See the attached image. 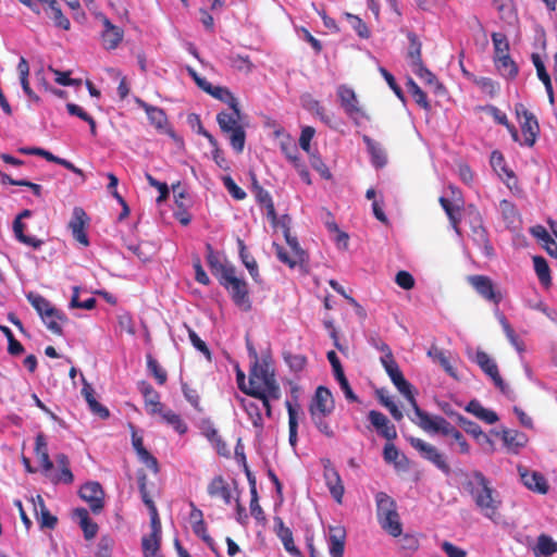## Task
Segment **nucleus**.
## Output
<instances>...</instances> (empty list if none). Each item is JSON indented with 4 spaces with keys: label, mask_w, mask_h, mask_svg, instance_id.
Segmentation results:
<instances>
[{
    "label": "nucleus",
    "mask_w": 557,
    "mask_h": 557,
    "mask_svg": "<svg viewBox=\"0 0 557 557\" xmlns=\"http://www.w3.org/2000/svg\"><path fill=\"white\" fill-rule=\"evenodd\" d=\"M250 350L253 352L256 361L249 373L248 395L258 398L268 416H270V400H276L281 397V388L271 361L265 358L258 360L256 351L252 348Z\"/></svg>",
    "instance_id": "1"
},
{
    "label": "nucleus",
    "mask_w": 557,
    "mask_h": 557,
    "mask_svg": "<svg viewBox=\"0 0 557 557\" xmlns=\"http://www.w3.org/2000/svg\"><path fill=\"white\" fill-rule=\"evenodd\" d=\"M465 488L482 516L494 521L503 506V499L493 487L492 481L482 471L473 470L467 474Z\"/></svg>",
    "instance_id": "2"
},
{
    "label": "nucleus",
    "mask_w": 557,
    "mask_h": 557,
    "mask_svg": "<svg viewBox=\"0 0 557 557\" xmlns=\"http://www.w3.org/2000/svg\"><path fill=\"white\" fill-rule=\"evenodd\" d=\"M417 425L428 433H440L449 437L447 445L458 454H470L471 447L463 434L445 418L441 416H424V421L417 422Z\"/></svg>",
    "instance_id": "3"
},
{
    "label": "nucleus",
    "mask_w": 557,
    "mask_h": 557,
    "mask_svg": "<svg viewBox=\"0 0 557 557\" xmlns=\"http://www.w3.org/2000/svg\"><path fill=\"white\" fill-rule=\"evenodd\" d=\"M334 407L332 393L326 387L319 386L310 401L309 413L315 428L327 437L334 436V431L326 421Z\"/></svg>",
    "instance_id": "4"
},
{
    "label": "nucleus",
    "mask_w": 557,
    "mask_h": 557,
    "mask_svg": "<svg viewBox=\"0 0 557 557\" xmlns=\"http://www.w3.org/2000/svg\"><path fill=\"white\" fill-rule=\"evenodd\" d=\"M216 122L221 132L227 136L233 150L237 153L243 152L246 143V132L242 123L239 106L231 109V112L221 111L218 113Z\"/></svg>",
    "instance_id": "5"
},
{
    "label": "nucleus",
    "mask_w": 557,
    "mask_h": 557,
    "mask_svg": "<svg viewBox=\"0 0 557 557\" xmlns=\"http://www.w3.org/2000/svg\"><path fill=\"white\" fill-rule=\"evenodd\" d=\"M376 516L381 528L389 535L397 537L403 532V525L397 512L396 502L386 493L375 494Z\"/></svg>",
    "instance_id": "6"
},
{
    "label": "nucleus",
    "mask_w": 557,
    "mask_h": 557,
    "mask_svg": "<svg viewBox=\"0 0 557 557\" xmlns=\"http://www.w3.org/2000/svg\"><path fill=\"white\" fill-rule=\"evenodd\" d=\"M220 284L228 292L233 302L244 311L251 309L248 285L238 277L232 265H221Z\"/></svg>",
    "instance_id": "7"
},
{
    "label": "nucleus",
    "mask_w": 557,
    "mask_h": 557,
    "mask_svg": "<svg viewBox=\"0 0 557 557\" xmlns=\"http://www.w3.org/2000/svg\"><path fill=\"white\" fill-rule=\"evenodd\" d=\"M516 115L520 122L522 139L519 137L518 144L532 147L537 138L540 126L536 117L522 103L515 107Z\"/></svg>",
    "instance_id": "8"
},
{
    "label": "nucleus",
    "mask_w": 557,
    "mask_h": 557,
    "mask_svg": "<svg viewBox=\"0 0 557 557\" xmlns=\"http://www.w3.org/2000/svg\"><path fill=\"white\" fill-rule=\"evenodd\" d=\"M469 358L480 367L503 394L509 395L511 392L510 387L500 376L498 366L492 357L485 351L478 349L473 355L469 354Z\"/></svg>",
    "instance_id": "9"
},
{
    "label": "nucleus",
    "mask_w": 557,
    "mask_h": 557,
    "mask_svg": "<svg viewBox=\"0 0 557 557\" xmlns=\"http://www.w3.org/2000/svg\"><path fill=\"white\" fill-rule=\"evenodd\" d=\"M469 284L474 290L485 300L498 306L504 296L498 286L486 275H470L468 276Z\"/></svg>",
    "instance_id": "10"
},
{
    "label": "nucleus",
    "mask_w": 557,
    "mask_h": 557,
    "mask_svg": "<svg viewBox=\"0 0 557 557\" xmlns=\"http://www.w3.org/2000/svg\"><path fill=\"white\" fill-rule=\"evenodd\" d=\"M410 445L419 451L421 457L432 462L442 472L448 474L450 472L449 465L447 463L445 456L432 444L418 437L408 438Z\"/></svg>",
    "instance_id": "11"
},
{
    "label": "nucleus",
    "mask_w": 557,
    "mask_h": 557,
    "mask_svg": "<svg viewBox=\"0 0 557 557\" xmlns=\"http://www.w3.org/2000/svg\"><path fill=\"white\" fill-rule=\"evenodd\" d=\"M337 96L339 98L342 108L350 119L358 122L359 120L367 117L364 111L359 104L356 92L351 88L347 87L346 85L338 86Z\"/></svg>",
    "instance_id": "12"
},
{
    "label": "nucleus",
    "mask_w": 557,
    "mask_h": 557,
    "mask_svg": "<svg viewBox=\"0 0 557 557\" xmlns=\"http://www.w3.org/2000/svg\"><path fill=\"white\" fill-rule=\"evenodd\" d=\"M97 18L102 23L103 29L100 34L101 45L106 50H114L124 38V32L102 13L97 14Z\"/></svg>",
    "instance_id": "13"
},
{
    "label": "nucleus",
    "mask_w": 557,
    "mask_h": 557,
    "mask_svg": "<svg viewBox=\"0 0 557 557\" xmlns=\"http://www.w3.org/2000/svg\"><path fill=\"white\" fill-rule=\"evenodd\" d=\"M323 476L334 500L342 504L345 487L338 471L329 459L323 460Z\"/></svg>",
    "instance_id": "14"
},
{
    "label": "nucleus",
    "mask_w": 557,
    "mask_h": 557,
    "mask_svg": "<svg viewBox=\"0 0 557 557\" xmlns=\"http://www.w3.org/2000/svg\"><path fill=\"white\" fill-rule=\"evenodd\" d=\"M517 470L522 484L528 490L539 494H546L548 492V483L542 473L532 471L523 466H518Z\"/></svg>",
    "instance_id": "15"
},
{
    "label": "nucleus",
    "mask_w": 557,
    "mask_h": 557,
    "mask_svg": "<svg viewBox=\"0 0 557 557\" xmlns=\"http://www.w3.org/2000/svg\"><path fill=\"white\" fill-rule=\"evenodd\" d=\"M197 86L213 98L226 103L230 109H235L239 106L237 98L227 87L214 86L206 78H197Z\"/></svg>",
    "instance_id": "16"
},
{
    "label": "nucleus",
    "mask_w": 557,
    "mask_h": 557,
    "mask_svg": "<svg viewBox=\"0 0 557 557\" xmlns=\"http://www.w3.org/2000/svg\"><path fill=\"white\" fill-rule=\"evenodd\" d=\"M326 542L331 557H344L346 530L343 525H329Z\"/></svg>",
    "instance_id": "17"
},
{
    "label": "nucleus",
    "mask_w": 557,
    "mask_h": 557,
    "mask_svg": "<svg viewBox=\"0 0 557 557\" xmlns=\"http://www.w3.org/2000/svg\"><path fill=\"white\" fill-rule=\"evenodd\" d=\"M87 223L88 218L86 215V212L79 207L74 208L72 219L69 223V227L72 232L73 237L85 247L89 245V239L85 232Z\"/></svg>",
    "instance_id": "18"
},
{
    "label": "nucleus",
    "mask_w": 557,
    "mask_h": 557,
    "mask_svg": "<svg viewBox=\"0 0 557 557\" xmlns=\"http://www.w3.org/2000/svg\"><path fill=\"white\" fill-rule=\"evenodd\" d=\"M81 497L87 502L90 509L97 513L103 507V491L98 482H88L79 490Z\"/></svg>",
    "instance_id": "19"
},
{
    "label": "nucleus",
    "mask_w": 557,
    "mask_h": 557,
    "mask_svg": "<svg viewBox=\"0 0 557 557\" xmlns=\"http://www.w3.org/2000/svg\"><path fill=\"white\" fill-rule=\"evenodd\" d=\"M274 532L281 540L285 550L293 557H300L301 553L295 545L292 530L285 525L280 517L274 518Z\"/></svg>",
    "instance_id": "20"
},
{
    "label": "nucleus",
    "mask_w": 557,
    "mask_h": 557,
    "mask_svg": "<svg viewBox=\"0 0 557 557\" xmlns=\"http://www.w3.org/2000/svg\"><path fill=\"white\" fill-rule=\"evenodd\" d=\"M368 418L380 435L388 441L396 438L397 432L395 425L391 424L389 420L382 412L371 410Z\"/></svg>",
    "instance_id": "21"
},
{
    "label": "nucleus",
    "mask_w": 557,
    "mask_h": 557,
    "mask_svg": "<svg viewBox=\"0 0 557 557\" xmlns=\"http://www.w3.org/2000/svg\"><path fill=\"white\" fill-rule=\"evenodd\" d=\"M394 385L401 393L409 404L411 405L414 416L417 419H412V421L417 424V422H423L424 416H430L428 412L423 411L417 404V400L411 391V384L403 376L399 381L395 382Z\"/></svg>",
    "instance_id": "22"
},
{
    "label": "nucleus",
    "mask_w": 557,
    "mask_h": 557,
    "mask_svg": "<svg viewBox=\"0 0 557 557\" xmlns=\"http://www.w3.org/2000/svg\"><path fill=\"white\" fill-rule=\"evenodd\" d=\"M136 103L145 110L148 120L152 126L160 131L165 129V127L168 126V117L165 112L161 108L150 106L139 98L136 99Z\"/></svg>",
    "instance_id": "23"
},
{
    "label": "nucleus",
    "mask_w": 557,
    "mask_h": 557,
    "mask_svg": "<svg viewBox=\"0 0 557 557\" xmlns=\"http://www.w3.org/2000/svg\"><path fill=\"white\" fill-rule=\"evenodd\" d=\"M471 239L485 257L493 256V247L480 220H476L475 224L472 226Z\"/></svg>",
    "instance_id": "24"
},
{
    "label": "nucleus",
    "mask_w": 557,
    "mask_h": 557,
    "mask_svg": "<svg viewBox=\"0 0 557 557\" xmlns=\"http://www.w3.org/2000/svg\"><path fill=\"white\" fill-rule=\"evenodd\" d=\"M235 398L239 403L240 407L247 413L252 425L255 428L261 430L263 426V419H262V414H261L260 405L256 401H252L245 397H242L238 394L235 395Z\"/></svg>",
    "instance_id": "25"
},
{
    "label": "nucleus",
    "mask_w": 557,
    "mask_h": 557,
    "mask_svg": "<svg viewBox=\"0 0 557 557\" xmlns=\"http://www.w3.org/2000/svg\"><path fill=\"white\" fill-rule=\"evenodd\" d=\"M35 454L41 465L44 473H50L53 468V463L50 460L48 453V443L42 433H38L35 438Z\"/></svg>",
    "instance_id": "26"
},
{
    "label": "nucleus",
    "mask_w": 557,
    "mask_h": 557,
    "mask_svg": "<svg viewBox=\"0 0 557 557\" xmlns=\"http://www.w3.org/2000/svg\"><path fill=\"white\" fill-rule=\"evenodd\" d=\"M207 491L211 497H221L226 505L232 503L230 486L221 475H218L210 481Z\"/></svg>",
    "instance_id": "27"
},
{
    "label": "nucleus",
    "mask_w": 557,
    "mask_h": 557,
    "mask_svg": "<svg viewBox=\"0 0 557 557\" xmlns=\"http://www.w3.org/2000/svg\"><path fill=\"white\" fill-rule=\"evenodd\" d=\"M157 414L160 416L163 423L171 426L178 434H184L187 432V424L184 422L181 416L175 413L172 409L162 406L157 411Z\"/></svg>",
    "instance_id": "28"
},
{
    "label": "nucleus",
    "mask_w": 557,
    "mask_h": 557,
    "mask_svg": "<svg viewBox=\"0 0 557 557\" xmlns=\"http://www.w3.org/2000/svg\"><path fill=\"white\" fill-rule=\"evenodd\" d=\"M502 440L507 450L512 454H518L527 444V436L521 432L512 430H504Z\"/></svg>",
    "instance_id": "29"
},
{
    "label": "nucleus",
    "mask_w": 557,
    "mask_h": 557,
    "mask_svg": "<svg viewBox=\"0 0 557 557\" xmlns=\"http://www.w3.org/2000/svg\"><path fill=\"white\" fill-rule=\"evenodd\" d=\"M407 38L409 41V46L406 53L408 65L410 67L419 65V63L423 62L421 55L422 44L419 37L412 32L407 33Z\"/></svg>",
    "instance_id": "30"
},
{
    "label": "nucleus",
    "mask_w": 557,
    "mask_h": 557,
    "mask_svg": "<svg viewBox=\"0 0 557 557\" xmlns=\"http://www.w3.org/2000/svg\"><path fill=\"white\" fill-rule=\"evenodd\" d=\"M466 411L470 412L478 419L488 423L494 424L498 421V416L493 410L484 408L480 401L473 399L468 403L466 406Z\"/></svg>",
    "instance_id": "31"
},
{
    "label": "nucleus",
    "mask_w": 557,
    "mask_h": 557,
    "mask_svg": "<svg viewBox=\"0 0 557 557\" xmlns=\"http://www.w3.org/2000/svg\"><path fill=\"white\" fill-rule=\"evenodd\" d=\"M383 349L386 350V354L380 358L381 363L385 369L386 373L388 374L389 379L392 380V382L395 383L399 381L404 375L397 362L395 361L393 352L388 345H384Z\"/></svg>",
    "instance_id": "32"
},
{
    "label": "nucleus",
    "mask_w": 557,
    "mask_h": 557,
    "mask_svg": "<svg viewBox=\"0 0 557 557\" xmlns=\"http://www.w3.org/2000/svg\"><path fill=\"white\" fill-rule=\"evenodd\" d=\"M140 392L145 398L146 409L150 414H157V411L163 406L160 403L159 394L149 384L143 383Z\"/></svg>",
    "instance_id": "33"
},
{
    "label": "nucleus",
    "mask_w": 557,
    "mask_h": 557,
    "mask_svg": "<svg viewBox=\"0 0 557 557\" xmlns=\"http://www.w3.org/2000/svg\"><path fill=\"white\" fill-rule=\"evenodd\" d=\"M363 141L371 156L373 165L376 168L384 166L386 164V154L380 144L371 139L369 136H363Z\"/></svg>",
    "instance_id": "34"
},
{
    "label": "nucleus",
    "mask_w": 557,
    "mask_h": 557,
    "mask_svg": "<svg viewBox=\"0 0 557 557\" xmlns=\"http://www.w3.org/2000/svg\"><path fill=\"white\" fill-rule=\"evenodd\" d=\"M42 322L53 334L62 335L61 323L66 320L65 315L58 309H51L47 315L41 317Z\"/></svg>",
    "instance_id": "35"
},
{
    "label": "nucleus",
    "mask_w": 557,
    "mask_h": 557,
    "mask_svg": "<svg viewBox=\"0 0 557 557\" xmlns=\"http://www.w3.org/2000/svg\"><path fill=\"white\" fill-rule=\"evenodd\" d=\"M498 321L506 334V337L510 342V344L516 348V350L522 355L525 351L524 343L519 338V336L515 333L513 329L507 321L506 317L503 313L498 314Z\"/></svg>",
    "instance_id": "36"
},
{
    "label": "nucleus",
    "mask_w": 557,
    "mask_h": 557,
    "mask_svg": "<svg viewBox=\"0 0 557 557\" xmlns=\"http://www.w3.org/2000/svg\"><path fill=\"white\" fill-rule=\"evenodd\" d=\"M161 536L145 535L141 540L144 557H163L160 554Z\"/></svg>",
    "instance_id": "37"
},
{
    "label": "nucleus",
    "mask_w": 557,
    "mask_h": 557,
    "mask_svg": "<svg viewBox=\"0 0 557 557\" xmlns=\"http://www.w3.org/2000/svg\"><path fill=\"white\" fill-rule=\"evenodd\" d=\"M25 224L20 221V219H15L13 222V232L16 239L24 245L30 246L35 249H38L42 245V240L36 238L34 236H27L24 234Z\"/></svg>",
    "instance_id": "38"
},
{
    "label": "nucleus",
    "mask_w": 557,
    "mask_h": 557,
    "mask_svg": "<svg viewBox=\"0 0 557 557\" xmlns=\"http://www.w3.org/2000/svg\"><path fill=\"white\" fill-rule=\"evenodd\" d=\"M237 244L239 247V256H240L243 263L247 268V270H248L249 274L251 275V277L253 278V281L259 282L260 275H259L258 264H257L256 260L248 253V251L246 250V246L242 239L238 238Z\"/></svg>",
    "instance_id": "39"
},
{
    "label": "nucleus",
    "mask_w": 557,
    "mask_h": 557,
    "mask_svg": "<svg viewBox=\"0 0 557 557\" xmlns=\"http://www.w3.org/2000/svg\"><path fill=\"white\" fill-rule=\"evenodd\" d=\"M533 264H534L535 273H536L541 284L545 287L550 286L552 277H550L549 267H548L546 260L543 257L535 256V257H533Z\"/></svg>",
    "instance_id": "40"
},
{
    "label": "nucleus",
    "mask_w": 557,
    "mask_h": 557,
    "mask_svg": "<svg viewBox=\"0 0 557 557\" xmlns=\"http://www.w3.org/2000/svg\"><path fill=\"white\" fill-rule=\"evenodd\" d=\"M286 409L288 413V429H289V444L295 447L297 444V429H298V412L297 409L293 406V404L287 400Z\"/></svg>",
    "instance_id": "41"
},
{
    "label": "nucleus",
    "mask_w": 557,
    "mask_h": 557,
    "mask_svg": "<svg viewBox=\"0 0 557 557\" xmlns=\"http://www.w3.org/2000/svg\"><path fill=\"white\" fill-rule=\"evenodd\" d=\"M494 62L502 76L512 79L518 75V66L510 55L496 59Z\"/></svg>",
    "instance_id": "42"
},
{
    "label": "nucleus",
    "mask_w": 557,
    "mask_h": 557,
    "mask_svg": "<svg viewBox=\"0 0 557 557\" xmlns=\"http://www.w3.org/2000/svg\"><path fill=\"white\" fill-rule=\"evenodd\" d=\"M491 37L494 46V61L509 55L510 47L506 35L503 33H493Z\"/></svg>",
    "instance_id": "43"
},
{
    "label": "nucleus",
    "mask_w": 557,
    "mask_h": 557,
    "mask_svg": "<svg viewBox=\"0 0 557 557\" xmlns=\"http://www.w3.org/2000/svg\"><path fill=\"white\" fill-rule=\"evenodd\" d=\"M428 356L432 358L433 361L438 362L450 376H456L455 369L450 364L448 357L446 356V352L443 349L436 346H432L428 350Z\"/></svg>",
    "instance_id": "44"
},
{
    "label": "nucleus",
    "mask_w": 557,
    "mask_h": 557,
    "mask_svg": "<svg viewBox=\"0 0 557 557\" xmlns=\"http://www.w3.org/2000/svg\"><path fill=\"white\" fill-rule=\"evenodd\" d=\"M490 113L493 116V119L495 120V122H497L500 125L506 126V128L510 133V136H511L513 141H519L518 129L515 127V125L509 123L507 115L503 111H500L496 107H491L490 108Z\"/></svg>",
    "instance_id": "45"
},
{
    "label": "nucleus",
    "mask_w": 557,
    "mask_h": 557,
    "mask_svg": "<svg viewBox=\"0 0 557 557\" xmlns=\"http://www.w3.org/2000/svg\"><path fill=\"white\" fill-rule=\"evenodd\" d=\"M26 297L30 305L36 309L40 318L47 315V313L54 308L45 297L39 294L29 293Z\"/></svg>",
    "instance_id": "46"
},
{
    "label": "nucleus",
    "mask_w": 557,
    "mask_h": 557,
    "mask_svg": "<svg viewBox=\"0 0 557 557\" xmlns=\"http://www.w3.org/2000/svg\"><path fill=\"white\" fill-rule=\"evenodd\" d=\"M50 18L53 20L54 25L64 30H69L71 27L70 20L65 17L58 5V2L53 3L48 8V13H46Z\"/></svg>",
    "instance_id": "47"
},
{
    "label": "nucleus",
    "mask_w": 557,
    "mask_h": 557,
    "mask_svg": "<svg viewBox=\"0 0 557 557\" xmlns=\"http://www.w3.org/2000/svg\"><path fill=\"white\" fill-rule=\"evenodd\" d=\"M302 106L305 109H307L308 111H310V112L314 113L317 116H319L321 119V121H323L324 123H326V124L330 123V119L325 114L324 108L320 104V102L318 100H315L311 96L308 95V96L302 97Z\"/></svg>",
    "instance_id": "48"
},
{
    "label": "nucleus",
    "mask_w": 557,
    "mask_h": 557,
    "mask_svg": "<svg viewBox=\"0 0 557 557\" xmlns=\"http://www.w3.org/2000/svg\"><path fill=\"white\" fill-rule=\"evenodd\" d=\"M344 15L350 27L360 38L368 39L370 37V30L367 24L359 16L351 13H345Z\"/></svg>",
    "instance_id": "49"
},
{
    "label": "nucleus",
    "mask_w": 557,
    "mask_h": 557,
    "mask_svg": "<svg viewBox=\"0 0 557 557\" xmlns=\"http://www.w3.org/2000/svg\"><path fill=\"white\" fill-rule=\"evenodd\" d=\"M557 552V543L554 540L545 534H541L537 537V544L535 548L536 554L549 556Z\"/></svg>",
    "instance_id": "50"
},
{
    "label": "nucleus",
    "mask_w": 557,
    "mask_h": 557,
    "mask_svg": "<svg viewBox=\"0 0 557 557\" xmlns=\"http://www.w3.org/2000/svg\"><path fill=\"white\" fill-rule=\"evenodd\" d=\"M408 90L411 94L412 98L421 108L429 110L430 103L428 101L425 92L418 86V84L409 78L407 82Z\"/></svg>",
    "instance_id": "51"
},
{
    "label": "nucleus",
    "mask_w": 557,
    "mask_h": 557,
    "mask_svg": "<svg viewBox=\"0 0 557 557\" xmlns=\"http://www.w3.org/2000/svg\"><path fill=\"white\" fill-rule=\"evenodd\" d=\"M492 168L498 173V175H506L507 177H513V172L510 171L505 162V158L502 152L495 150L491 153L490 159Z\"/></svg>",
    "instance_id": "52"
},
{
    "label": "nucleus",
    "mask_w": 557,
    "mask_h": 557,
    "mask_svg": "<svg viewBox=\"0 0 557 557\" xmlns=\"http://www.w3.org/2000/svg\"><path fill=\"white\" fill-rule=\"evenodd\" d=\"M228 59H230L231 66L239 72L248 74L253 69V64L249 60L248 55L232 54V55H230Z\"/></svg>",
    "instance_id": "53"
},
{
    "label": "nucleus",
    "mask_w": 557,
    "mask_h": 557,
    "mask_svg": "<svg viewBox=\"0 0 557 557\" xmlns=\"http://www.w3.org/2000/svg\"><path fill=\"white\" fill-rule=\"evenodd\" d=\"M147 368L160 385L166 382L168 375L165 370L151 355L147 356Z\"/></svg>",
    "instance_id": "54"
},
{
    "label": "nucleus",
    "mask_w": 557,
    "mask_h": 557,
    "mask_svg": "<svg viewBox=\"0 0 557 557\" xmlns=\"http://www.w3.org/2000/svg\"><path fill=\"white\" fill-rule=\"evenodd\" d=\"M284 359L285 362L288 364L290 371H293L294 373H299L304 371L307 364L306 357L299 354H285Z\"/></svg>",
    "instance_id": "55"
},
{
    "label": "nucleus",
    "mask_w": 557,
    "mask_h": 557,
    "mask_svg": "<svg viewBox=\"0 0 557 557\" xmlns=\"http://www.w3.org/2000/svg\"><path fill=\"white\" fill-rule=\"evenodd\" d=\"M96 306V299L94 297H89L85 300H79V287H73V295L70 301L71 308H79L85 310H91Z\"/></svg>",
    "instance_id": "56"
},
{
    "label": "nucleus",
    "mask_w": 557,
    "mask_h": 557,
    "mask_svg": "<svg viewBox=\"0 0 557 557\" xmlns=\"http://www.w3.org/2000/svg\"><path fill=\"white\" fill-rule=\"evenodd\" d=\"M499 211L504 218V220L508 223V224H513L515 222H517L518 220V211L516 209V206L509 201V200H502L499 202Z\"/></svg>",
    "instance_id": "57"
},
{
    "label": "nucleus",
    "mask_w": 557,
    "mask_h": 557,
    "mask_svg": "<svg viewBox=\"0 0 557 557\" xmlns=\"http://www.w3.org/2000/svg\"><path fill=\"white\" fill-rule=\"evenodd\" d=\"M66 109H67V112L71 114V115H75L79 119H82L83 121L87 122L90 126V131L92 134L96 133V122L95 120L88 114L86 113L83 108H81L78 104H75V103H67L66 104Z\"/></svg>",
    "instance_id": "58"
},
{
    "label": "nucleus",
    "mask_w": 557,
    "mask_h": 557,
    "mask_svg": "<svg viewBox=\"0 0 557 557\" xmlns=\"http://www.w3.org/2000/svg\"><path fill=\"white\" fill-rule=\"evenodd\" d=\"M411 70L425 84L431 86L438 85L435 75L424 66L423 62L411 66Z\"/></svg>",
    "instance_id": "59"
},
{
    "label": "nucleus",
    "mask_w": 557,
    "mask_h": 557,
    "mask_svg": "<svg viewBox=\"0 0 557 557\" xmlns=\"http://www.w3.org/2000/svg\"><path fill=\"white\" fill-rule=\"evenodd\" d=\"M310 164L311 166L325 180L331 178V172L326 164L322 161L321 157L318 153H310Z\"/></svg>",
    "instance_id": "60"
},
{
    "label": "nucleus",
    "mask_w": 557,
    "mask_h": 557,
    "mask_svg": "<svg viewBox=\"0 0 557 557\" xmlns=\"http://www.w3.org/2000/svg\"><path fill=\"white\" fill-rule=\"evenodd\" d=\"M314 134H315V131L311 126H305L301 129V134L299 137V146L308 154L312 153L311 147H310V141L313 138Z\"/></svg>",
    "instance_id": "61"
},
{
    "label": "nucleus",
    "mask_w": 557,
    "mask_h": 557,
    "mask_svg": "<svg viewBox=\"0 0 557 557\" xmlns=\"http://www.w3.org/2000/svg\"><path fill=\"white\" fill-rule=\"evenodd\" d=\"M182 392L184 394V397L186 400L198 411L201 410L200 408V397L196 389L191 388L188 384L183 383L182 384Z\"/></svg>",
    "instance_id": "62"
},
{
    "label": "nucleus",
    "mask_w": 557,
    "mask_h": 557,
    "mask_svg": "<svg viewBox=\"0 0 557 557\" xmlns=\"http://www.w3.org/2000/svg\"><path fill=\"white\" fill-rule=\"evenodd\" d=\"M114 541L110 536H102L97 545V557H110Z\"/></svg>",
    "instance_id": "63"
},
{
    "label": "nucleus",
    "mask_w": 557,
    "mask_h": 557,
    "mask_svg": "<svg viewBox=\"0 0 557 557\" xmlns=\"http://www.w3.org/2000/svg\"><path fill=\"white\" fill-rule=\"evenodd\" d=\"M457 421L463 428V430L468 434L472 435L474 438L476 436H479L482 432V429L479 424L468 420L467 418L462 417L461 414H457Z\"/></svg>",
    "instance_id": "64"
}]
</instances>
